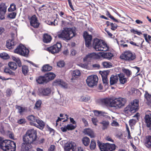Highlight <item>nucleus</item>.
<instances>
[{
    "label": "nucleus",
    "instance_id": "nucleus-1",
    "mask_svg": "<svg viewBox=\"0 0 151 151\" xmlns=\"http://www.w3.org/2000/svg\"><path fill=\"white\" fill-rule=\"evenodd\" d=\"M36 131L33 129L28 130L23 137V142L22 144V151H28L31 147V144L36 141L37 138Z\"/></svg>",
    "mask_w": 151,
    "mask_h": 151
},
{
    "label": "nucleus",
    "instance_id": "nucleus-2",
    "mask_svg": "<svg viewBox=\"0 0 151 151\" xmlns=\"http://www.w3.org/2000/svg\"><path fill=\"white\" fill-rule=\"evenodd\" d=\"M93 47L97 51H106L109 49V46L104 42L97 38L93 40Z\"/></svg>",
    "mask_w": 151,
    "mask_h": 151
},
{
    "label": "nucleus",
    "instance_id": "nucleus-3",
    "mask_svg": "<svg viewBox=\"0 0 151 151\" xmlns=\"http://www.w3.org/2000/svg\"><path fill=\"white\" fill-rule=\"evenodd\" d=\"M75 35V34L71 28H64L63 30L59 32L58 35V37L63 40H69Z\"/></svg>",
    "mask_w": 151,
    "mask_h": 151
},
{
    "label": "nucleus",
    "instance_id": "nucleus-4",
    "mask_svg": "<svg viewBox=\"0 0 151 151\" xmlns=\"http://www.w3.org/2000/svg\"><path fill=\"white\" fill-rule=\"evenodd\" d=\"M1 148L4 151H15L16 143L10 140H5L1 143Z\"/></svg>",
    "mask_w": 151,
    "mask_h": 151
},
{
    "label": "nucleus",
    "instance_id": "nucleus-5",
    "mask_svg": "<svg viewBox=\"0 0 151 151\" xmlns=\"http://www.w3.org/2000/svg\"><path fill=\"white\" fill-rule=\"evenodd\" d=\"M138 106V101L134 100L125 108V112L127 113H134L137 110Z\"/></svg>",
    "mask_w": 151,
    "mask_h": 151
},
{
    "label": "nucleus",
    "instance_id": "nucleus-6",
    "mask_svg": "<svg viewBox=\"0 0 151 151\" xmlns=\"http://www.w3.org/2000/svg\"><path fill=\"white\" fill-rule=\"evenodd\" d=\"M97 145L101 151H113L116 149V146L114 144L102 143L98 140Z\"/></svg>",
    "mask_w": 151,
    "mask_h": 151
},
{
    "label": "nucleus",
    "instance_id": "nucleus-7",
    "mask_svg": "<svg viewBox=\"0 0 151 151\" xmlns=\"http://www.w3.org/2000/svg\"><path fill=\"white\" fill-rule=\"evenodd\" d=\"M126 102L125 99L122 97L113 100L111 102V107H114L116 108H120L123 106Z\"/></svg>",
    "mask_w": 151,
    "mask_h": 151
},
{
    "label": "nucleus",
    "instance_id": "nucleus-8",
    "mask_svg": "<svg viewBox=\"0 0 151 151\" xmlns=\"http://www.w3.org/2000/svg\"><path fill=\"white\" fill-rule=\"evenodd\" d=\"M14 52L27 57L28 55L29 51L24 46L20 45L15 50Z\"/></svg>",
    "mask_w": 151,
    "mask_h": 151
},
{
    "label": "nucleus",
    "instance_id": "nucleus-9",
    "mask_svg": "<svg viewBox=\"0 0 151 151\" xmlns=\"http://www.w3.org/2000/svg\"><path fill=\"white\" fill-rule=\"evenodd\" d=\"M121 59L128 61H131L134 60L136 55L133 52L130 51L124 52L120 56Z\"/></svg>",
    "mask_w": 151,
    "mask_h": 151
},
{
    "label": "nucleus",
    "instance_id": "nucleus-10",
    "mask_svg": "<svg viewBox=\"0 0 151 151\" xmlns=\"http://www.w3.org/2000/svg\"><path fill=\"white\" fill-rule=\"evenodd\" d=\"M98 80L97 76L93 75L88 76L86 80V82L87 85L89 87H92L96 85Z\"/></svg>",
    "mask_w": 151,
    "mask_h": 151
},
{
    "label": "nucleus",
    "instance_id": "nucleus-11",
    "mask_svg": "<svg viewBox=\"0 0 151 151\" xmlns=\"http://www.w3.org/2000/svg\"><path fill=\"white\" fill-rule=\"evenodd\" d=\"M61 47V43L58 42L56 44L47 48V50L52 54L56 53L60 51Z\"/></svg>",
    "mask_w": 151,
    "mask_h": 151
},
{
    "label": "nucleus",
    "instance_id": "nucleus-12",
    "mask_svg": "<svg viewBox=\"0 0 151 151\" xmlns=\"http://www.w3.org/2000/svg\"><path fill=\"white\" fill-rule=\"evenodd\" d=\"M83 37L85 40V45L87 47H89L91 45L92 36L91 35H89L86 32H84Z\"/></svg>",
    "mask_w": 151,
    "mask_h": 151
},
{
    "label": "nucleus",
    "instance_id": "nucleus-13",
    "mask_svg": "<svg viewBox=\"0 0 151 151\" xmlns=\"http://www.w3.org/2000/svg\"><path fill=\"white\" fill-rule=\"evenodd\" d=\"M40 93L41 95L47 96L49 95L51 93V90L49 87L40 88L39 89Z\"/></svg>",
    "mask_w": 151,
    "mask_h": 151
},
{
    "label": "nucleus",
    "instance_id": "nucleus-14",
    "mask_svg": "<svg viewBox=\"0 0 151 151\" xmlns=\"http://www.w3.org/2000/svg\"><path fill=\"white\" fill-rule=\"evenodd\" d=\"M30 22L31 25L35 28H37L39 26V23L38 22L37 18L35 15L32 17Z\"/></svg>",
    "mask_w": 151,
    "mask_h": 151
},
{
    "label": "nucleus",
    "instance_id": "nucleus-15",
    "mask_svg": "<svg viewBox=\"0 0 151 151\" xmlns=\"http://www.w3.org/2000/svg\"><path fill=\"white\" fill-rule=\"evenodd\" d=\"M100 58V55L99 54V52L98 54L93 52L87 55L84 58V60H88L89 58L99 59Z\"/></svg>",
    "mask_w": 151,
    "mask_h": 151
},
{
    "label": "nucleus",
    "instance_id": "nucleus-16",
    "mask_svg": "<svg viewBox=\"0 0 151 151\" xmlns=\"http://www.w3.org/2000/svg\"><path fill=\"white\" fill-rule=\"evenodd\" d=\"M37 83L39 84H42L47 82L48 80L45 76H40L36 78Z\"/></svg>",
    "mask_w": 151,
    "mask_h": 151
},
{
    "label": "nucleus",
    "instance_id": "nucleus-17",
    "mask_svg": "<svg viewBox=\"0 0 151 151\" xmlns=\"http://www.w3.org/2000/svg\"><path fill=\"white\" fill-rule=\"evenodd\" d=\"M145 120L147 127L151 129V114L146 115Z\"/></svg>",
    "mask_w": 151,
    "mask_h": 151
},
{
    "label": "nucleus",
    "instance_id": "nucleus-18",
    "mask_svg": "<svg viewBox=\"0 0 151 151\" xmlns=\"http://www.w3.org/2000/svg\"><path fill=\"white\" fill-rule=\"evenodd\" d=\"M93 112L95 115L97 116H105L108 119H110V116L106 115V113L103 111H99L98 110H94Z\"/></svg>",
    "mask_w": 151,
    "mask_h": 151
},
{
    "label": "nucleus",
    "instance_id": "nucleus-19",
    "mask_svg": "<svg viewBox=\"0 0 151 151\" xmlns=\"http://www.w3.org/2000/svg\"><path fill=\"white\" fill-rule=\"evenodd\" d=\"M112 100L111 99L105 98L101 99L100 101L102 104L109 105L111 106Z\"/></svg>",
    "mask_w": 151,
    "mask_h": 151
},
{
    "label": "nucleus",
    "instance_id": "nucleus-20",
    "mask_svg": "<svg viewBox=\"0 0 151 151\" xmlns=\"http://www.w3.org/2000/svg\"><path fill=\"white\" fill-rule=\"evenodd\" d=\"M83 133L93 138L95 137V135L93 131L90 129H85Z\"/></svg>",
    "mask_w": 151,
    "mask_h": 151
},
{
    "label": "nucleus",
    "instance_id": "nucleus-21",
    "mask_svg": "<svg viewBox=\"0 0 151 151\" xmlns=\"http://www.w3.org/2000/svg\"><path fill=\"white\" fill-rule=\"evenodd\" d=\"M35 122L37 124H36V126H35V127L40 129H42L44 127L45 123L41 119L39 118L37 119Z\"/></svg>",
    "mask_w": 151,
    "mask_h": 151
},
{
    "label": "nucleus",
    "instance_id": "nucleus-22",
    "mask_svg": "<svg viewBox=\"0 0 151 151\" xmlns=\"http://www.w3.org/2000/svg\"><path fill=\"white\" fill-rule=\"evenodd\" d=\"M99 54L100 57L102 56L107 59H111L113 56V54L110 52H99Z\"/></svg>",
    "mask_w": 151,
    "mask_h": 151
},
{
    "label": "nucleus",
    "instance_id": "nucleus-23",
    "mask_svg": "<svg viewBox=\"0 0 151 151\" xmlns=\"http://www.w3.org/2000/svg\"><path fill=\"white\" fill-rule=\"evenodd\" d=\"M28 120L30 121V123L31 125L36 126V124L35 123L37 118L33 115H30L27 117Z\"/></svg>",
    "mask_w": 151,
    "mask_h": 151
},
{
    "label": "nucleus",
    "instance_id": "nucleus-24",
    "mask_svg": "<svg viewBox=\"0 0 151 151\" xmlns=\"http://www.w3.org/2000/svg\"><path fill=\"white\" fill-rule=\"evenodd\" d=\"M118 77L117 75H112L110 78V85H112L116 83L118 81Z\"/></svg>",
    "mask_w": 151,
    "mask_h": 151
},
{
    "label": "nucleus",
    "instance_id": "nucleus-25",
    "mask_svg": "<svg viewBox=\"0 0 151 151\" xmlns=\"http://www.w3.org/2000/svg\"><path fill=\"white\" fill-rule=\"evenodd\" d=\"M7 6L5 3L0 4V14H5L6 12Z\"/></svg>",
    "mask_w": 151,
    "mask_h": 151
},
{
    "label": "nucleus",
    "instance_id": "nucleus-26",
    "mask_svg": "<svg viewBox=\"0 0 151 151\" xmlns=\"http://www.w3.org/2000/svg\"><path fill=\"white\" fill-rule=\"evenodd\" d=\"M16 43L14 41V40H9L7 41L6 46L7 48L11 49L13 48Z\"/></svg>",
    "mask_w": 151,
    "mask_h": 151
},
{
    "label": "nucleus",
    "instance_id": "nucleus-27",
    "mask_svg": "<svg viewBox=\"0 0 151 151\" xmlns=\"http://www.w3.org/2000/svg\"><path fill=\"white\" fill-rule=\"evenodd\" d=\"M145 145L149 149H151V136L146 137L145 140Z\"/></svg>",
    "mask_w": 151,
    "mask_h": 151
},
{
    "label": "nucleus",
    "instance_id": "nucleus-28",
    "mask_svg": "<svg viewBox=\"0 0 151 151\" xmlns=\"http://www.w3.org/2000/svg\"><path fill=\"white\" fill-rule=\"evenodd\" d=\"M45 76L48 80V82L49 81L53 79L55 77V75L52 73L49 72L45 74Z\"/></svg>",
    "mask_w": 151,
    "mask_h": 151
},
{
    "label": "nucleus",
    "instance_id": "nucleus-29",
    "mask_svg": "<svg viewBox=\"0 0 151 151\" xmlns=\"http://www.w3.org/2000/svg\"><path fill=\"white\" fill-rule=\"evenodd\" d=\"M120 83L122 84H124L127 81V79L125 78L124 75L123 73H120L118 75Z\"/></svg>",
    "mask_w": 151,
    "mask_h": 151
},
{
    "label": "nucleus",
    "instance_id": "nucleus-30",
    "mask_svg": "<svg viewBox=\"0 0 151 151\" xmlns=\"http://www.w3.org/2000/svg\"><path fill=\"white\" fill-rule=\"evenodd\" d=\"M74 145L73 143L71 142L65 147V150L66 151H74Z\"/></svg>",
    "mask_w": 151,
    "mask_h": 151
},
{
    "label": "nucleus",
    "instance_id": "nucleus-31",
    "mask_svg": "<svg viewBox=\"0 0 151 151\" xmlns=\"http://www.w3.org/2000/svg\"><path fill=\"white\" fill-rule=\"evenodd\" d=\"M51 37L50 35L47 34H45L43 35V41L46 43H48L50 42Z\"/></svg>",
    "mask_w": 151,
    "mask_h": 151
},
{
    "label": "nucleus",
    "instance_id": "nucleus-32",
    "mask_svg": "<svg viewBox=\"0 0 151 151\" xmlns=\"http://www.w3.org/2000/svg\"><path fill=\"white\" fill-rule=\"evenodd\" d=\"M81 75V73L79 70H74L72 73V78L75 79Z\"/></svg>",
    "mask_w": 151,
    "mask_h": 151
},
{
    "label": "nucleus",
    "instance_id": "nucleus-33",
    "mask_svg": "<svg viewBox=\"0 0 151 151\" xmlns=\"http://www.w3.org/2000/svg\"><path fill=\"white\" fill-rule=\"evenodd\" d=\"M106 72H103L101 74L102 79L104 83L107 84L109 83V80L107 78V75Z\"/></svg>",
    "mask_w": 151,
    "mask_h": 151
},
{
    "label": "nucleus",
    "instance_id": "nucleus-34",
    "mask_svg": "<svg viewBox=\"0 0 151 151\" xmlns=\"http://www.w3.org/2000/svg\"><path fill=\"white\" fill-rule=\"evenodd\" d=\"M134 117L136 118V119H132L129 120V125L130 126H133V125L135 124L136 122L138 120V116L135 115L134 116Z\"/></svg>",
    "mask_w": 151,
    "mask_h": 151
},
{
    "label": "nucleus",
    "instance_id": "nucleus-35",
    "mask_svg": "<svg viewBox=\"0 0 151 151\" xmlns=\"http://www.w3.org/2000/svg\"><path fill=\"white\" fill-rule=\"evenodd\" d=\"M145 99L147 101L148 104H151V95H150L147 91H145L144 95Z\"/></svg>",
    "mask_w": 151,
    "mask_h": 151
},
{
    "label": "nucleus",
    "instance_id": "nucleus-36",
    "mask_svg": "<svg viewBox=\"0 0 151 151\" xmlns=\"http://www.w3.org/2000/svg\"><path fill=\"white\" fill-rule=\"evenodd\" d=\"M52 69V66L49 65L48 64H46L44 65L42 68V70L43 72L47 71H50Z\"/></svg>",
    "mask_w": 151,
    "mask_h": 151
},
{
    "label": "nucleus",
    "instance_id": "nucleus-37",
    "mask_svg": "<svg viewBox=\"0 0 151 151\" xmlns=\"http://www.w3.org/2000/svg\"><path fill=\"white\" fill-rule=\"evenodd\" d=\"M12 58L14 61H15L18 64L19 67L22 66V63L20 59L17 57L12 56Z\"/></svg>",
    "mask_w": 151,
    "mask_h": 151
},
{
    "label": "nucleus",
    "instance_id": "nucleus-38",
    "mask_svg": "<svg viewBox=\"0 0 151 151\" xmlns=\"http://www.w3.org/2000/svg\"><path fill=\"white\" fill-rule=\"evenodd\" d=\"M8 65L9 68L13 70H15L17 68V66L15 63L9 62L8 64Z\"/></svg>",
    "mask_w": 151,
    "mask_h": 151
},
{
    "label": "nucleus",
    "instance_id": "nucleus-39",
    "mask_svg": "<svg viewBox=\"0 0 151 151\" xmlns=\"http://www.w3.org/2000/svg\"><path fill=\"white\" fill-rule=\"evenodd\" d=\"M102 65L104 68H110L112 66V65L109 62L105 61L102 63Z\"/></svg>",
    "mask_w": 151,
    "mask_h": 151
},
{
    "label": "nucleus",
    "instance_id": "nucleus-40",
    "mask_svg": "<svg viewBox=\"0 0 151 151\" xmlns=\"http://www.w3.org/2000/svg\"><path fill=\"white\" fill-rule=\"evenodd\" d=\"M82 141L83 144L86 146H88L90 143V139L88 137H84Z\"/></svg>",
    "mask_w": 151,
    "mask_h": 151
},
{
    "label": "nucleus",
    "instance_id": "nucleus-41",
    "mask_svg": "<svg viewBox=\"0 0 151 151\" xmlns=\"http://www.w3.org/2000/svg\"><path fill=\"white\" fill-rule=\"evenodd\" d=\"M56 85L59 86L64 88L65 86V83L61 80H58L56 81Z\"/></svg>",
    "mask_w": 151,
    "mask_h": 151
},
{
    "label": "nucleus",
    "instance_id": "nucleus-42",
    "mask_svg": "<svg viewBox=\"0 0 151 151\" xmlns=\"http://www.w3.org/2000/svg\"><path fill=\"white\" fill-rule=\"evenodd\" d=\"M96 141L93 139L91 141V144L90 145V149L91 150H94L96 147Z\"/></svg>",
    "mask_w": 151,
    "mask_h": 151
},
{
    "label": "nucleus",
    "instance_id": "nucleus-43",
    "mask_svg": "<svg viewBox=\"0 0 151 151\" xmlns=\"http://www.w3.org/2000/svg\"><path fill=\"white\" fill-rule=\"evenodd\" d=\"M103 125V127L102 129H105L107 128L109 124V122L108 121H103L102 122L100 123Z\"/></svg>",
    "mask_w": 151,
    "mask_h": 151
},
{
    "label": "nucleus",
    "instance_id": "nucleus-44",
    "mask_svg": "<svg viewBox=\"0 0 151 151\" xmlns=\"http://www.w3.org/2000/svg\"><path fill=\"white\" fill-rule=\"evenodd\" d=\"M143 35L146 42L150 44V41L151 40V36L150 35H148L147 37V34H144Z\"/></svg>",
    "mask_w": 151,
    "mask_h": 151
},
{
    "label": "nucleus",
    "instance_id": "nucleus-45",
    "mask_svg": "<svg viewBox=\"0 0 151 151\" xmlns=\"http://www.w3.org/2000/svg\"><path fill=\"white\" fill-rule=\"evenodd\" d=\"M106 14L111 19L113 20L115 22H121V21H120V20H118L117 19H116L115 18H114L113 16H112L110 14V13L108 11L107 12Z\"/></svg>",
    "mask_w": 151,
    "mask_h": 151
},
{
    "label": "nucleus",
    "instance_id": "nucleus-46",
    "mask_svg": "<svg viewBox=\"0 0 151 151\" xmlns=\"http://www.w3.org/2000/svg\"><path fill=\"white\" fill-rule=\"evenodd\" d=\"M28 67L26 65H23L22 67V72L24 75H26L28 72Z\"/></svg>",
    "mask_w": 151,
    "mask_h": 151
},
{
    "label": "nucleus",
    "instance_id": "nucleus-47",
    "mask_svg": "<svg viewBox=\"0 0 151 151\" xmlns=\"http://www.w3.org/2000/svg\"><path fill=\"white\" fill-rule=\"evenodd\" d=\"M122 71L128 77H129L132 74L131 71L127 69H123Z\"/></svg>",
    "mask_w": 151,
    "mask_h": 151
},
{
    "label": "nucleus",
    "instance_id": "nucleus-48",
    "mask_svg": "<svg viewBox=\"0 0 151 151\" xmlns=\"http://www.w3.org/2000/svg\"><path fill=\"white\" fill-rule=\"evenodd\" d=\"M90 99V97L88 96H82L80 100L82 101L87 102Z\"/></svg>",
    "mask_w": 151,
    "mask_h": 151
},
{
    "label": "nucleus",
    "instance_id": "nucleus-49",
    "mask_svg": "<svg viewBox=\"0 0 151 151\" xmlns=\"http://www.w3.org/2000/svg\"><path fill=\"white\" fill-rule=\"evenodd\" d=\"M16 9V5L14 4H12L10 5V7L8 9V10L9 12H12Z\"/></svg>",
    "mask_w": 151,
    "mask_h": 151
},
{
    "label": "nucleus",
    "instance_id": "nucleus-50",
    "mask_svg": "<svg viewBox=\"0 0 151 151\" xmlns=\"http://www.w3.org/2000/svg\"><path fill=\"white\" fill-rule=\"evenodd\" d=\"M67 126L68 129V130H72L76 128V125H73L72 124H68Z\"/></svg>",
    "mask_w": 151,
    "mask_h": 151
},
{
    "label": "nucleus",
    "instance_id": "nucleus-51",
    "mask_svg": "<svg viewBox=\"0 0 151 151\" xmlns=\"http://www.w3.org/2000/svg\"><path fill=\"white\" fill-rule=\"evenodd\" d=\"M91 121L93 124L95 126L97 125V123L99 121L97 118H92L91 119Z\"/></svg>",
    "mask_w": 151,
    "mask_h": 151
},
{
    "label": "nucleus",
    "instance_id": "nucleus-52",
    "mask_svg": "<svg viewBox=\"0 0 151 151\" xmlns=\"http://www.w3.org/2000/svg\"><path fill=\"white\" fill-rule=\"evenodd\" d=\"M42 104V101L41 100H39L37 101L35 105V107L36 109H38L39 108Z\"/></svg>",
    "mask_w": 151,
    "mask_h": 151
},
{
    "label": "nucleus",
    "instance_id": "nucleus-53",
    "mask_svg": "<svg viewBox=\"0 0 151 151\" xmlns=\"http://www.w3.org/2000/svg\"><path fill=\"white\" fill-rule=\"evenodd\" d=\"M57 65L59 67H63L65 65V63L63 61H60L58 62Z\"/></svg>",
    "mask_w": 151,
    "mask_h": 151
},
{
    "label": "nucleus",
    "instance_id": "nucleus-54",
    "mask_svg": "<svg viewBox=\"0 0 151 151\" xmlns=\"http://www.w3.org/2000/svg\"><path fill=\"white\" fill-rule=\"evenodd\" d=\"M11 36L12 37V40H14L15 39L16 37L17 36V32L15 30L13 32H12L11 33Z\"/></svg>",
    "mask_w": 151,
    "mask_h": 151
},
{
    "label": "nucleus",
    "instance_id": "nucleus-55",
    "mask_svg": "<svg viewBox=\"0 0 151 151\" xmlns=\"http://www.w3.org/2000/svg\"><path fill=\"white\" fill-rule=\"evenodd\" d=\"M16 14L15 12H12L9 14L8 15V17L11 19H14L15 18Z\"/></svg>",
    "mask_w": 151,
    "mask_h": 151
},
{
    "label": "nucleus",
    "instance_id": "nucleus-56",
    "mask_svg": "<svg viewBox=\"0 0 151 151\" xmlns=\"http://www.w3.org/2000/svg\"><path fill=\"white\" fill-rule=\"evenodd\" d=\"M4 71L5 73L10 75L12 74L13 73L8 68H5Z\"/></svg>",
    "mask_w": 151,
    "mask_h": 151
},
{
    "label": "nucleus",
    "instance_id": "nucleus-57",
    "mask_svg": "<svg viewBox=\"0 0 151 151\" xmlns=\"http://www.w3.org/2000/svg\"><path fill=\"white\" fill-rule=\"evenodd\" d=\"M0 57L3 59H6L8 57V55L5 53H2L0 54Z\"/></svg>",
    "mask_w": 151,
    "mask_h": 151
},
{
    "label": "nucleus",
    "instance_id": "nucleus-58",
    "mask_svg": "<svg viewBox=\"0 0 151 151\" xmlns=\"http://www.w3.org/2000/svg\"><path fill=\"white\" fill-rule=\"evenodd\" d=\"M111 29L112 30H114L117 28V26L115 24H113V23H111Z\"/></svg>",
    "mask_w": 151,
    "mask_h": 151
},
{
    "label": "nucleus",
    "instance_id": "nucleus-59",
    "mask_svg": "<svg viewBox=\"0 0 151 151\" xmlns=\"http://www.w3.org/2000/svg\"><path fill=\"white\" fill-rule=\"evenodd\" d=\"M55 149V146L54 145H51L49 147L48 151H54Z\"/></svg>",
    "mask_w": 151,
    "mask_h": 151
},
{
    "label": "nucleus",
    "instance_id": "nucleus-60",
    "mask_svg": "<svg viewBox=\"0 0 151 151\" xmlns=\"http://www.w3.org/2000/svg\"><path fill=\"white\" fill-rule=\"evenodd\" d=\"M111 125L113 127H117L119 126L118 123L115 121H113V122L111 123Z\"/></svg>",
    "mask_w": 151,
    "mask_h": 151
},
{
    "label": "nucleus",
    "instance_id": "nucleus-61",
    "mask_svg": "<svg viewBox=\"0 0 151 151\" xmlns=\"http://www.w3.org/2000/svg\"><path fill=\"white\" fill-rule=\"evenodd\" d=\"M25 122V119L24 118L20 119L17 121V123L20 124H24Z\"/></svg>",
    "mask_w": 151,
    "mask_h": 151
},
{
    "label": "nucleus",
    "instance_id": "nucleus-62",
    "mask_svg": "<svg viewBox=\"0 0 151 151\" xmlns=\"http://www.w3.org/2000/svg\"><path fill=\"white\" fill-rule=\"evenodd\" d=\"M17 108L18 110L19 113L20 114L22 113L24 110L23 108L21 106H18Z\"/></svg>",
    "mask_w": 151,
    "mask_h": 151
},
{
    "label": "nucleus",
    "instance_id": "nucleus-63",
    "mask_svg": "<svg viewBox=\"0 0 151 151\" xmlns=\"http://www.w3.org/2000/svg\"><path fill=\"white\" fill-rule=\"evenodd\" d=\"M61 129L63 132H65L68 130V129L67 126L61 127Z\"/></svg>",
    "mask_w": 151,
    "mask_h": 151
},
{
    "label": "nucleus",
    "instance_id": "nucleus-64",
    "mask_svg": "<svg viewBox=\"0 0 151 151\" xmlns=\"http://www.w3.org/2000/svg\"><path fill=\"white\" fill-rule=\"evenodd\" d=\"M70 8L73 10H74L73 7L72 5L71 0H68Z\"/></svg>",
    "mask_w": 151,
    "mask_h": 151
}]
</instances>
